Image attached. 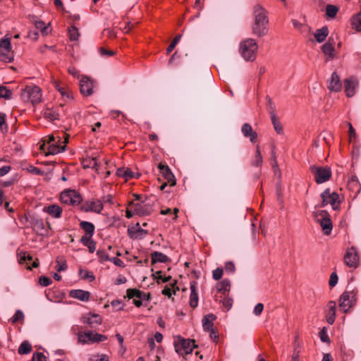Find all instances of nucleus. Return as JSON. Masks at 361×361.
<instances>
[{"instance_id": "1", "label": "nucleus", "mask_w": 361, "mask_h": 361, "mask_svg": "<svg viewBox=\"0 0 361 361\" xmlns=\"http://www.w3.org/2000/svg\"><path fill=\"white\" fill-rule=\"evenodd\" d=\"M253 17L252 34L259 37L267 35L269 31L267 11L261 5L257 4L253 7Z\"/></svg>"}, {"instance_id": "2", "label": "nucleus", "mask_w": 361, "mask_h": 361, "mask_svg": "<svg viewBox=\"0 0 361 361\" xmlns=\"http://www.w3.org/2000/svg\"><path fill=\"white\" fill-rule=\"evenodd\" d=\"M258 44L255 39L247 38L240 43L239 52L247 61H253L256 59Z\"/></svg>"}, {"instance_id": "3", "label": "nucleus", "mask_w": 361, "mask_h": 361, "mask_svg": "<svg viewBox=\"0 0 361 361\" xmlns=\"http://www.w3.org/2000/svg\"><path fill=\"white\" fill-rule=\"evenodd\" d=\"M22 98L30 102L32 104H37L42 99V90L38 86H27L22 92Z\"/></svg>"}, {"instance_id": "4", "label": "nucleus", "mask_w": 361, "mask_h": 361, "mask_svg": "<svg viewBox=\"0 0 361 361\" xmlns=\"http://www.w3.org/2000/svg\"><path fill=\"white\" fill-rule=\"evenodd\" d=\"M174 346L177 353L184 355L192 353L195 345L193 340L185 339L178 336L174 341Z\"/></svg>"}, {"instance_id": "5", "label": "nucleus", "mask_w": 361, "mask_h": 361, "mask_svg": "<svg viewBox=\"0 0 361 361\" xmlns=\"http://www.w3.org/2000/svg\"><path fill=\"white\" fill-rule=\"evenodd\" d=\"M310 171L314 175L315 181L318 184L328 181L331 176V171L329 167L311 166Z\"/></svg>"}, {"instance_id": "6", "label": "nucleus", "mask_w": 361, "mask_h": 361, "mask_svg": "<svg viewBox=\"0 0 361 361\" xmlns=\"http://www.w3.org/2000/svg\"><path fill=\"white\" fill-rule=\"evenodd\" d=\"M78 342L82 344H87L90 343H98L106 341L107 337L104 335L94 333L92 331L86 332H80L78 334Z\"/></svg>"}, {"instance_id": "7", "label": "nucleus", "mask_w": 361, "mask_h": 361, "mask_svg": "<svg viewBox=\"0 0 361 361\" xmlns=\"http://www.w3.org/2000/svg\"><path fill=\"white\" fill-rule=\"evenodd\" d=\"M357 293L358 291L357 290H353L345 291L341 295L339 306L345 312H346L356 301Z\"/></svg>"}, {"instance_id": "8", "label": "nucleus", "mask_w": 361, "mask_h": 361, "mask_svg": "<svg viewBox=\"0 0 361 361\" xmlns=\"http://www.w3.org/2000/svg\"><path fill=\"white\" fill-rule=\"evenodd\" d=\"M322 199V206L330 204L333 209L336 210L340 206L339 195L338 193L330 191V189L327 188L324 190L321 195Z\"/></svg>"}, {"instance_id": "9", "label": "nucleus", "mask_w": 361, "mask_h": 361, "mask_svg": "<svg viewBox=\"0 0 361 361\" xmlns=\"http://www.w3.org/2000/svg\"><path fill=\"white\" fill-rule=\"evenodd\" d=\"M61 200L66 204L78 205L82 202V197L75 190H69L61 194Z\"/></svg>"}, {"instance_id": "10", "label": "nucleus", "mask_w": 361, "mask_h": 361, "mask_svg": "<svg viewBox=\"0 0 361 361\" xmlns=\"http://www.w3.org/2000/svg\"><path fill=\"white\" fill-rule=\"evenodd\" d=\"M55 137L53 135H50L48 136V139L47 140V144L49 145L48 147V152H47V154H56L59 152H63L66 150V144L68 142V137H66L64 139V141L63 142V145H61L57 143H54Z\"/></svg>"}, {"instance_id": "11", "label": "nucleus", "mask_w": 361, "mask_h": 361, "mask_svg": "<svg viewBox=\"0 0 361 361\" xmlns=\"http://www.w3.org/2000/svg\"><path fill=\"white\" fill-rule=\"evenodd\" d=\"M344 262L345 264L353 269H356L358 266L359 257L357 252L354 247L347 250L344 256Z\"/></svg>"}, {"instance_id": "12", "label": "nucleus", "mask_w": 361, "mask_h": 361, "mask_svg": "<svg viewBox=\"0 0 361 361\" xmlns=\"http://www.w3.org/2000/svg\"><path fill=\"white\" fill-rule=\"evenodd\" d=\"M152 206L149 202L135 203L133 206V213L139 216H147L151 214Z\"/></svg>"}, {"instance_id": "13", "label": "nucleus", "mask_w": 361, "mask_h": 361, "mask_svg": "<svg viewBox=\"0 0 361 361\" xmlns=\"http://www.w3.org/2000/svg\"><path fill=\"white\" fill-rule=\"evenodd\" d=\"M93 82L87 76H83L80 81V92L84 96H90L93 93Z\"/></svg>"}, {"instance_id": "14", "label": "nucleus", "mask_w": 361, "mask_h": 361, "mask_svg": "<svg viewBox=\"0 0 361 361\" xmlns=\"http://www.w3.org/2000/svg\"><path fill=\"white\" fill-rule=\"evenodd\" d=\"M82 319L84 323L88 324L90 327L99 325L102 322V317L99 314L94 313L85 314L82 317Z\"/></svg>"}, {"instance_id": "15", "label": "nucleus", "mask_w": 361, "mask_h": 361, "mask_svg": "<svg viewBox=\"0 0 361 361\" xmlns=\"http://www.w3.org/2000/svg\"><path fill=\"white\" fill-rule=\"evenodd\" d=\"M322 51L326 56V61L331 60L334 58V43L331 42V38L322 46Z\"/></svg>"}, {"instance_id": "16", "label": "nucleus", "mask_w": 361, "mask_h": 361, "mask_svg": "<svg viewBox=\"0 0 361 361\" xmlns=\"http://www.w3.org/2000/svg\"><path fill=\"white\" fill-rule=\"evenodd\" d=\"M161 173L163 174L164 178L167 180L168 183L173 186L176 185V180L173 174L171 171L170 169L168 166L164 165L162 164H159L158 166Z\"/></svg>"}, {"instance_id": "17", "label": "nucleus", "mask_w": 361, "mask_h": 361, "mask_svg": "<svg viewBox=\"0 0 361 361\" xmlns=\"http://www.w3.org/2000/svg\"><path fill=\"white\" fill-rule=\"evenodd\" d=\"M357 82L354 78L345 79L344 81V88L347 97H351L355 94V87Z\"/></svg>"}, {"instance_id": "18", "label": "nucleus", "mask_w": 361, "mask_h": 361, "mask_svg": "<svg viewBox=\"0 0 361 361\" xmlns=\"http://www.w3.org/2000/svg\"><path fill=\"white\" fill-rule=\"evenodd\" d=\"M318 222L326 235H329L332 231V223L329 217L326 216V214L322 215L320 219H318Z\"/></svg>"}, {"instance_id": "19", "label": "nucleus", "mask_w": 361, "mask_h": 361, "mask_svg": "<svg viewBox=\"0 0 361 361\" xmlns=\"http://www.w3.org/2000/svg\"><path fill=\"white\" fill-rule=\"evenodd\" d=\"M148 233L147 230L142 229L140 227L137 223L136 226L132 229H128V234L131 238L142 239Z\"/></svg>"}, {"instance_id": "20", "label": "nucleus", "mask_w": 361, "mask_h": 361, "mask_svg": "<svg viewBox=\"0 0 361 361\" xmlns=\"http://www.w3.org/2000/svg\"><path fill=\"white\" fill-rule=\"evenodd\" d=\"M241 132L245 137H249L252 142H256L257 134L252 130V126L249 123L243 125Z\"/></svg>"}, {"instance_id": "21", "label": "nucleus", "mask_w": 361, "mask_h": 361, "mask_svg": "<svg viewBox=\"0 0 361 361\" xmlns=\"http://www.w3.org/2000/svg\"><path fill=\"white\" fill-rule=\"evenodd\" d=\"M341 83L337 73L334 72L331 74V80L329 82L328 87L330 90L338 92L341 90Z\"/></svg>"}, {"instance_id": "22", "label": "nucleus", "mask_w": 361, "mask_h": 361, "mask_svg": "<svg viewBox=\"0 0 361 361\" xmlns=\"http://www.w3.org/2000/svg\"><path fill=\"white\" fill-rule=\"evenodd\" d=\"M328 312L326 313V322L329 324H333L336 317V302L329 301L327 304Z\"/></svg>"}, {"instance_id": "23", "label": "nucleus", "mask_w": 361, "mask_h": 361, "mask_svg": "<svg viewBox=\"0 0 361 361\" xmlns=\"http://www.w3.org/2000/svg\"><path fill=\"white\" fill-rule=\"evenodd\" d=\"M71 297L81 301H87L90 298V293L88 291L78 289L73 290L70 292Z\"/></svg>"}, {"instance_id": "24", "label": "nucleus", "mask_w": 361, "mask_h": 361, "mask_svg": "<svg viewBox=\"0 0 361 361\" xmlns=\"http://www.w3.org/2000/svg\"><path fill=\"white\" fill-rule=\"evenodd\" d=\"M216 319V316L213 314L205 315L202 319V326L204 331H209L214 326V321Z\"/></svg>"}, {"instance_id": "25", "label": "nucleus", "mask_w": 361, "mask_h": 361, "mask_svg": "<svg viewBox=\"0 0 361 361\" xmlns=\"http://www.w3.org/2000/svg\"><path fill=\"white\" fill-rule=\"evenodd\" d=\"M44 211L54 218H59L61 216L62 209L57 204H52L44 208Z\"/></svg>"}, {"instance_id": "26", "label": "nucleus", "mask_w": 361, "mask_h": 361, "mask_svg": "<svg viewBox=\"0 0 361 361\" xmlns=\"http://www.w3.org/2000/svg\"><path fill=\"white\" fill-rule=\"evenodd\" d=\"M198 305V295L196 292V283L192 282L190 283V305L191 307L195 308Z\"/></svg>"}, {"instance_id": "27", "label": "nucleus", "mask_w": 361, "mask_h": 361, "mask_svg": "<svg viewBox=\"0 0 361 361\" xmlns=\"http://www.w3.org/2000/svg\"><path fill=\"white\" fill-rule=\"evenodd\" d=\"M329 35V30L326 26H324L320 29H317L314 34L315 39L317 42H323Z\"/></svg>"}, {"instance_id": "28", "label": "nucleus", "mask_w": 361, "mask_h": 361, "mask_svg": "<svg viewBox=\"0 0 361 361\" xmlns=\"http://www.w3.org/2000/svg\"><path fill=\"white\" fill-rule=\"evenodd\" d=\"M81 243H82L83 245L87 246L89 249V251L92 253L96 250V243L92 239V236L90 235H84L81 239Z\"/></svg>"}, {"instance_id": "29", "label": "nucleus", "mask_w": 361, "mask_h": 361, "mask_svg": "<svg viewBox=\"0 0 361 361\" xmlns=\"http://www.w3.org/2000/svg\"><path fill=\"white\" fill-rule=\"evenodd\" d=\"M31 22L35 25V27L41 31L43 35H47L49 32V27L40 20H38L35 16H32L30 19Z\"/></svg>"}, {"instance_id": "30", "label": "nucleus", "mask_w": 361, "mask_h": 361, "mask_svg": "<svg viewBox=\"0 0 361 361\" xmlns=\"http://www.w3.org/2000/svg\"><path fill=\"white\" fill-rule=\"evenodd\" d=\"M152 263L155 264L157 262H166L169 260L168 257L160 252H153L151 254Z\"/></svg>"}, {"instance_id": "31", "label": "nucleus", "mask_w": 361, "mask_h": 361, "mask_svg": "<svg viewBox=\"0 0 361 361\" xmlns=\"http://www.w3.org/2000/svg\"><path fill=\"white\" fill-rule=\"evenodd\" d=\"M116 174L118 176L125 178L126 180L128 178L137 177L135 174L130 169L128 168H120L117 169Z\"/></svg>"}, {"instance_id": "32", "label": "nucleus", "mask_w": 361, "mask_h": 361, "mask_svg": "<svg viewBox=\"0 0 361 361\" xmlns=\"http://www.w3.org/2000/svg\"><path fill=\"white\" fill-rule=\"evenodd\" d=\"M103 209V204L100 200L90 202L87 204V209L99 214Z\"/></svg>"}, {"instance_id": "33", "label": "nucleus", "mask_w": 361, "mask_h": 361, "mask_svg": "<svg viewBox=\"0 0 361 361\" xmlns=\"http://www.w3.org/2000/svg\"><path fill=\"white\" fill-rule=\"evenodd\" d=\"M271 121L274 126L275 131L278 134H282L283 132V126L279 121L276 118V115L274 112H271Z\"/></svg>"}, {"instance_id": "34", "label": "nucleus", "mask_w": 361, "mask_h": 361, "mask_svg": "<svg viewBox=\"0 0 361 361\" xmlns=\"http://www.w3.org/2000/svg\"><path fill=\"white\" fill-rule=\"evenodd\" d=\"M231 287V282L228 279H224L221 282L216 284L217 291L219 293H224L229 291Z\"/></svg>"}, {"instance_id": "35", "label": "nucleus", "mask_w": 361, "mask_h": 361, "mask_svg": "<svg viewBox=\"0 0 361 361\" xmlns=\"http://www.w3.org/2000/svg\"><path fill=\"white\" fill-rule=\"evenodd\" d=\"M54 85L63 97H66L68 99H73L72 92L68 88L60 87L56 82H54Z\"/></svg>"}, {"instance_id": "36", "label": "nucleus", "mask_w": 361, "mask_h": 361, "mask_svg": "<svg viewBox=\"0 0 361 361\" xmlns=\"http://www.w3.org/2000/svg\"><path fill=\"white\" fill-rule=\"evenodd\" d=\"M80 227L85 231V235H90V236H92L94 231V226L92 223L87 221H81Z\"/></svg>"}, {"instance_id": "37", "label": "nucleus", "mask_w": 361, "mask_h": 361, "mask_svg": "<svg viewBox=\"0 0 361 361\" xmlns=\"http://www.w3.org/2000/svg\"><path fill=\"white\" fill-rule=\"evenodd\" d=\"M44 118L50 121H55L59 119V114L51 109H47L44 112Z\"/></svg>"}, {"instance_id": "38", "label": "nucleus", "mask_w": 361, "mask_h": 361, "mask_svg": "<svg viewBox=\"0 0 361 361\" xmlns=\"http://www.w3.org/2000/svg\"><path fill=\"white\" fill-rule=\"evenodd\" d=\"M0 49H4L6 51H11V39L8 35H6L0 40Z\"/></svg>"}, {"instance_id": "39", "label": "nucleus", "mask_w": 361, "mask_h": 361, "mask_svg": "<svg viewBox=\"0 0 361 361\" xmlns=\"http://www.w3.org/2000/svg\"><path fill=\"white\" fill-rule=\"evenodd\" d=\"M32 350L31 345L27 341H24L18 348V353L20 355H25L29 353Z\"/></svg>"}, {"instance_id": "40", "label": "nucleus", "mask_w": 361, "mask_h": 361, "mask_svg": "<svg viewBox=\"0 0 361 361\" xmlns=\"http://www.w3.org/2000/svg\"><path fill=\"white\" fill-rule=\"evenodd\" d=\"M353 28L355 29L357 31H361V13L355 16L351 21Z\"/></svg>"}, {"instance_id": "41", "label": "nucleus", "mask_w": 361, "mask_h": 361, "mask_svg": "<svg viewBox=\"0 0 361 361\" xmlns=\"http://www.w3.org/2000/svg\"><path fill=\"white\" fill-rule=\"evenodd\" d=\"M11 51H6L0 49V61L5 63H10L13 61V56L10 54Z\"/></svg>"}, {"instance_id": "42", "label": "nucleus", "mask_w": 361, "mask_h": 361, "mask_svg": "<svg viewBox=\"0 0 361 361\" xmlns=\"http://www.w3.org/2000/svg\"><path fill=\"white\" fill-rule=\"evenodd\" d=\"M338 11V7L331 4H329L326 7V13L330 18H334Z\"/></svg>"}, {"instance_id": "43", "label": "nucleus", "mask_w": 361, "mask_h": 361, "mask_svg": "<svg viewBox=\"0 0 361 361\" xmlns=\"http://www.w3.org/2000/svg\"><path fill=\"white\" fill-rule=\"evenodd\" d=\"M24 319V314L23 312L18 310L16 312L14 315L11 318V322L13 324H15L18 322L23 321Z\"/></svg>"}, {"instance_id": "44", "label": "nucleus", "mask_w": 361, "mask_h": 361, "mask_svg": "<svg viewBox=\"0 0 361 361\" xmlns=\"http://www.w3.org/2000/svg\"><path fill=\"white\" fill-rule=\"evenodd\" d=\"M12 92L10 90L4 86H0V97L4 99H10Z\"/></svg>"}, {"instance_id": "45", "label": "nucleus", "mask_w": 361, "mask_h": 361, "mask_svg": "<svg viewBox=\"0 0 361 361\" xmlns=\"http://www.w3.org/2000/svg\"><path fill=\"white\" fill-rule=\"evenodd\" d=\"M262 163V157L261 154V152L259 151V147H257L256 149V154H255V160L252 161V165L255 166H259Z\"/></svg>"}, {"instance_id": "46", "label": "nucleus", "mask_w": 361, "mask_h": 361, "mask_svg": "<svg viewBox=\"0 0 361 361\" xmlns=\"http://www.w3.org/2000/svg\"><path fill=\"white\" fill-rule=\"evenodd\" d=\"M56 264V269L58 271H65L67 269L66 261L61 258H57Z\"/></svg>"}, {"instance_id": "47", "label": "nucleus", "mask_w": 361, "mask_h": 361, "mask_svg": "<svg viewBox=\"0 0 361 361\" xmlns=\"http://www.w3.org/2000/svg\"><path fill=\"white\" fill-rule=\"evenodd\" d=\"M80 275L81 276L82 279H89L90 281H92L94 280V276L93 275L92 272L91 271H83V270H80Z\"/></svg>"}, {"instance_id": "48", "label": "nucleus", "mask_w": 361, "mask_h": 361, "mask_svg": "<svg viewBox=\"0 0 361 361\" xmlns=\"http://www.w3.org/2000/svg\"><path fill=\"white\" fill-rule=\"evenodd\" d=\"M69 35H70L71 40H73V41L78 40L79 35H80L78 28H76L75 26H72L69 29Z\"/></svg>"}, {"instance_id": "49", "label": "nucleus", "mask_w": 361, "mask_h": 361, "mask_svg": "<svg viewBox=\"0 0 361 361\" xmlns=\"http://www.w3.org/2000/svg\"><path fill=\"white\" fill-rule=\"evenodd\" d=\"M0 130L2 133L7 132L8 127L6 123V115L0 113Z\"/></svg>"}, {"instance_id": "50", "label": "nucleus", "mask_w": 361, "mask_h": 361, "mask_svg": "<svg viewBox=\"0 0 361 361\" xmlns=\"http://www.w3.org/2000/svg\"><path fill=\"white\" fill-rule=\"evenodd\" d=\"M109 356L106 354L93 355L90 357V361H109Z\"/></svg>"}, {"instance_id": "51", "label": "nucleus", "mask_w": 361, "mask_h": 361, "mask_svg": "<svg viewBox=\"0 0 361 361\" xmlns=\"http://www.w3.org/2000/svg\"><path fill=\"white\" fill-rule=\"evenodd\" d=\"M181 38V35H177L174 39L172 41V42L171 43V44L168 47L167 49H166V53L167 54H169L171 53L173 49L175 48V47L176 46V44L178 43V42L180 41Z\"/></svg>"}, {"instance_id": "52", "label": "nucleus", "mask_w": 361, "mask_h": 361, "mask_svg": "<svg viewBox=\"0 0 361 361\" xmlns=\"http://www.w3.org/2000/svg\"><path fill=\"white\" fill-rule=\"evenodd\" d=\"M222 305L227 310H229L233 305V299L228 297H225L222 300Z\"/></svg>"}, {"instance_id": "53", "label": "nucleus", "mask_w": 361, "mask_h": 361, "mask_svg": "<svg viewBox=\"0 0 361 361\" xmlns=\"http://www.w3.org/2000/svg\"><path fill=\"white\" fill-rule=\"evenodd\" d=\"M319 338H320V339H321V341L322 342L329 343L330 341L329 337L327 335V333H326V331L325 328H323L319 331Z\"/></svg>"}, {"instance_id": "54", "label": "nucleus", "mask_w": 361, "mask_h": 361, "mask_svg": "<svg viewBox=\"0 0 361 361\" xmlns=\"http://www.w3.org/2000/svg\"><path fill=\"white\" fill-rule=\"evenodd\" d=\"M32 361H47L46 356L42 353H35L32 355Z\"/></svg>"}, {"instance_id": "55", "label": "nucleus", "mask_w": 361, "mask_h": 361, "mask_svg": "<svg viewBox=\"0 0 361 361\" xmlns=\"http://www.w3.org/2000/svg\"><path fill=\"white\" fill-rule=\"evenodd\" d=\"M39 282L42 286L46 287L51 283V279L47 276H42L39 278Z\"/></svg>"}, {"instance_id": "56", "label": "nucleus", "mask_w": 361, "mask_h": 361, "mask_svg": "<svg viewBox=\"0 0 361 361\" xmlns=\"http://www.w3.org/2000/svg\"><path fill=\"white\" fill-rule=\"evenodd\" d=\"M156 279L161 280L164 283H166L171 281V276H168L166 277L162 276L161 271H158L155 274L153 275Z\"/></svg>"}, {"instance_id": "57", "label": "nucleus", "mask_w": 361, "mask_h": 361, "mask_svg": "<svg viewBox=\"0 0 361 361\" xmlns=\"http://www.w3.org/2000/svg\"><path fill=\"white\" fill-rule=\"evenodd\" d=\"M223 269L221 268H216L212 271V276L214 280H219L222 277Z\"/></svg>"}, {"instance_id": "58", "label": "nucleus", "mask_w": 361, "mask_h": 361, "mask_svg": "<svg viewBox=\"0 0 361 361\" xmlns=\"http://www.w3.org/2000/svg\"><path fill=\"white\" fill-rule=\"evenodd\" d=\"M338 276L336 272L331 273L329 281V284L331 287L335 286L338 283Z\"/></svg>"}, {"instance_id": "59", "label": "nucleus", "mask_w": 361, "mask_h": 361, "mask_svg": "<svg viewBox=\"0 0 361 361\" xmlns=\"http://www.w3.org/2000/svg\"><path fill=\"white\" fill-rule=\"evenodd\" d=\"M300 350H299V345H295L293 353L292 355V359L291 361H300Z\"/></svg>"}, {"instance_id": "60", "label": "nucleus", "mask_w": 361, "mask_h": 361, "mask_svg": "<svg viewBox=\"0 0 361 361\" xmlns=\"http://www.w3.org/2000/svg\"><path fill=\"white\" fill-rule=\"evenodd\" d=\"M225 271L228 273H234L235 270V267L234 264L232 262H227L225 264Z\"/></svg>"}, {"instance_id": "61", "label": "nucleus", "mask_w": 361, "mask_h": 361, "mask_svg": "<svg viewBox=\"0 0 361 361\" xmlns=\"http://www.w3.org/2000/svg\"><path fill=\"white\" fill-rule=\"evenodd\" d=\"M97 255L102 261L110 260L111 257L104 250H98Z\"/></svg>"}, {"instance_id": "62", "label": "nucleus", "mask_w": 361, "mask_h": 361, "mask_svg": "<svg viewBox=\"0 0 361 361\" xmlns=\"http://www.w3.org/2000/svg\"><path fill=\"white\" fill-rule=\"evenodd\" d=\"M263 310H264L263 304L257 303L254 308L253 313L255 314V315L259 316L262 314Z\"/></svg>"}, {"instance_id": "63", "label": "nucleus", "mask_w": 361, "mask_h": 361, "mask_svg": "<svg viewBox=\"0 0 361 361\" xmlns=\"http://www.w3.org/2000/svg\"><path fill=\"white\" fill-rule=\"evenodd\" d=\"M99 51L101 55L106 56H113L115 54L114 51H110V50H106L103 47H100L99 49Z\"/></svg>"}, {"instance_id": "64", "label": "nucleus", "mask_w": 361, "mask_h": 361, "mask_svg": "<svg viewBox=\"0 0 361 361\" xmlns=\"http://www.w3.org/2000/svg\"><path fill=\"white\" fill-rule=\"evenodd\" d=\"M109 261L112 262L117 267H124L123 262L118 257H111V258H110Z\"/></svg>"}]
</instances>
